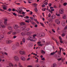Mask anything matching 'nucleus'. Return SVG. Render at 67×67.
<instances>
[{
    "label": "nucleus",
    "mask_w": 67,
    "mask_h": 67,
    "mask_svg": "<svg viewBox=\"0 0 67 67\" xmlns=\"http://www.w3.org/2000/svg\"><path fill=\"white\" fill-rule=\"evenodd\" d=\"M22 41L23 43H25V39L23 38L22 40Z\"/></svg>",
    "instance_id": "obj_38"
},
{
    "label": "nucleus",
    "mask_w": 67,
    "mask_h": 67,
    "mask_svg": "<svg viewBox=\"0 0 67 67\" xmlns=\"http://www.w3.org/2000/svg\"><path fill=\"white\" fill-rule=\"evenodd\" d=\"M8 29L9 30H12V29H13V28H12V27L11 26H9L8 28Z\"/></svg>",
    "instance_id": "obj_18"
},
{
    "label": "nucleus",
    "mask_w": 67,
    "mask_h": 67,
    "mask_svg": "<svg viewBox=\"0 0 67 67\" xmlns=\"http://www.w3.org/2000/svg\"><path fill=\"white\" fill-rule=\"evenodd\" d=\"M36 67H41L40 65L39 64H36L35 65Z\"/></svg>",
    "instance_id": "obj_31"
},
{
    "label": "nucleus",
    "mask_w": 67,
    "mask_h": 67,
    "mask_svg": "<svg viewBox=\"0 0 67 67\" xmlns=\"http://www.w3.org/2000/svg\"><path fill=\"white\" fill-rule=\"evenodd\" d=\"M49 6V7H51L52 6V4L51 3H49L48 4Z\"/></svg>",
    "instance_id": "obj_54"
},
{
    "label": "nucleus",
    "mask_w": 67,
    "mask_h": 67,
    "mask_svg": "<svg viewBox=\"0 0 67 67\" xmlns=\"http://www.w3.org/2000/svg\"><path fill=\"white\" fill-rule=\"evenodd\" d=\"M33 5H37V4L36 3H34L32 4Z\"/></svg>",
    "instance_id": "obj_56"
},
{
    "label": "nucleus",
    "mask_w": 67,
    "mask_h": 67,
    "mask_svg": "<svg viewBox=\"0 0 67 67\" xmlns=\"http://www.w3.org/2000/svg\"><path fill=\"white\" fill-rule=\"evenodd\" d=\"M16 47H20V44L19 42H17L16 44Z\"/></svg>",
    "instance_id": "obj_22"
},
{
    "label": "nucleus",
    "mask_w": 67,
    "mask_h": 67,
    "mask_svg": "<svg viewBox=\"0 0 67 67\" xmlns=\"http://www.w3.org/2000/svg\"><path fill=\"white\" fill-rule=\"evenodd\" d=\"M67 25L65 27V28H64V30H66V29H67Z\"/></svg>",
    "instance_id": "obj_63"
},
{
    "label": "nucleus",
    "mask_w": 67,
    "mask_h": 67,
    "mask_svg": "<svg viewBox=\"0 0 67 67\" xmlns=\"http://www.w3.org/2000/svg\"><path fill=\"white\" fill-rule=\"evenodd\" d=\"M63 18L64 19H66V16L65 15H64L63 16Z\"/></svg>",
    "instance_id": "obj_29"
},
{
    "label": "nucleus",
    "mask_w": 67,
    "mask_h": 67,
    "mask_svg": "<svg viewBox=\"0 0 67 67\" xmlns=\"http://www.w3.org/2000/svg\"><path fill=\"white\" fill-rule=\"evenodd\" d=\"M13 58L15 62H19V61L20 60L19 57L16 55L15 56L13 57Z\"/></svg>",
    "instance_id": "obj_3"
},
{
    "label": "nucleus",
    "mask_w": 67,
    "mask_h": 67,
    "mask_svg": "<svg viewBox=\"0 0 67 67\" xmlns=\"http://www.w3.org/2000/svg\"><path fill=\"white\" fill-rule=\"evenodd\" d=\"M40 43H41V42H38L37 43L38 45H39V44H40Z\"/></svg>",
    "instance_id": "obj_59"
},
{
    "label": "nucleus",
    "mask_w": 67,
    "mask_h": 67,
    "mask_svg": "<svg viewBox=\"0 0 67 67\" xmlns=\"http://www.w3.org/2000/svg\"><path fill=\"white\" fill-rule=\"evenodd\" d=\"M55 23L59 25V24H60V21H59V20L58 19H56L55 20Z\"/></svg>",
    "instance_id": "obj_5"
},
{
    "label": "nucleus",
    "mask_w": 67,
    "mask_h": 67,
    "mask_svg": "<svg viewBox=\"0 0 67 67\" xmlns=\"http://www.w3.org/2000/svg\"><path fill=\"white\" fill-rule=\"evenodd\" d=\"M31 59L30 58H29L27 59V60H30Z\"/></svg>",
    "instance_id": "obj_60"
},
{
    "label": "nucleus",
    "mask_w": 67,
    "mask_h": 67,
    "mask_svg": "<svg viewBox=\"0 0 67 67\" xmlns=\"http://www.w3.org/2000/svg\"><path fill=\"white\" fill-rule=\"evenodd\" d=\"M4 37V36L3 35H1V37L0 38L1 39V40H2V39H3V38Z\"/></svg>",
    "instance_id": "obj_23"
},
{
    "label": "nucleus",
    "mask_w": 67,
    "mask_h": 67,
    "mask_svg": "<svg viewBox=\"0 0 67 67\" xmlns=\"http://www.w3.org/2000/svg\"><path fill=\"white\" fill-rule=\"evenodd\" d=\"M0 53H1L2 55H3L4 54H5L6 55H7V56H8V54L7 53H6L5 52H4L3 53H2V52L1 51L0 52ZM3 53L4 54H3Z\"/></svg>",
    "instance_id": "obj_13"
},
{
    "label": "nucleus",
    "mask_w": 67,
    "mask_h": 67,
    "mask_svg": "<svg viewBox=\"0 0 67 67\" xmlns=\"http://www.w3.org/2000/svg\"><path fill=\"white\" fill-rule=\"evenodd\" d=\"M48 20L49 21V22H53V20L50 19H48Z\"/></svg>",
    "instance_id": "obj_37"
},
{
    "label": "nucleus",
    "mask_w": 67,
    "mask_h": 67,
    "mask_svg": "<svg viewBox=\"0 0 67 67\" xmlns=\"http://www.w3.org/2000/svg\"><path fill=\"white\" fill-rule=\"evenodd\" d=\"M32 32H28L26 34V35H30L32 34Z\"/></svg>",
    "instance_id": "obj_20"
},
{
    "label": "nucleus",
    "mask_w": 67,
    "mask_h": 67,
    "mask_svg": "<svg viewBox=\"0 0 67 67\" xmlns=\"http://www.w3.org/2000/svg\"><path fill=\"white\" fill-rule=\"evenodd\" d=\"M3 9L5 10H7V7H3Z\"/></svg>",
    "instance_id": "obj_39"
},
{
    "label": "nucleus",
    "mask_w": 67,
    "mask_h": 67,
    "mask_svg": "<svg viewBox=\"0 0 67 67\" xmlns=\"http://www.w3.org/2000/svg\"><path fill=\"white\" fill-rule=\"evenodd\" d=\"M24 19H29V17L27 16H25L24 17Z\"/></svg>",
    "instance_id": "obj_35"
},
{
    "label": "nucleus",
    "mask_w": 67,
    "mask_h": 67,
    "mask_svg": "<svg viewBox=\"0 0 67 67\" xmlns=\"http://www.w3.org/2000/svg\"><path fill=\"white\" fill-rule=\"evenodd\" d=\"M38 59H37V60H36V63H38Z\"/></svg>",
    "instance_id": "obj_58"
},
{
    "label": "nucleus",
    "mask_w": 67,
    "mask_h": 67,
    "mask_svg": "<svg viewBox=\"0 0 67 67\" xmlns=\"http://www.w3.org/2000/svg\"><path fill=\"white\" fill-rule=\"evenodd\" d=\"M45 33H42L40 34L39 35V36H40V37H43V36H45Z\"/></svg>",
    "instance_id": "obj_6"
},
{
    "label": "nucleus",
    "mask_w": 67,
    "mask_h": 67,
    "mask_svg": "<svg viewBox=\"0 0 67 67\" xmlns=\"http://www.w3.org/2000/svg\"><path fill=\"white\" fill-rule=\"evenodd\" d=\"M34 10L35 11V12H37V11H38V10H37V8H35L34 9Z\"/></svg>",
    "instance_id": "obj_33"
},
{
    "label": "nucleus",
    "mask_w": 67,
    "mask_h": 67,
    "mask_svg": "<svg viewBox=\"0 0 67 67\" xmlns=\"http://www.w3.org/2000/svg\"><path fill=\"white\" fill-rule=\"evenodd\" d=\"M21 30H22V31L24 30V31L25 30V28H24V27H22L21 28Z\"/></svg>",
    "instance_id": "obj_40"
},
{
    "label": "nucleus",
    "mask_w": 67,
    "mask_h": 67,
    "mask_svg": "<svg viewBox=\"0 0 67 67\" xmlns=\"http://www.w3.org/2000/svg\"><path fill=\"white\" fill-rule=\"evenodd\" d=\"M67 5V3H64L63 4V5H64V6H66V5Z\"/></svg>",
    "instance_id": "obj_41"
},
{
    "label": "nucleus",
    "mask_w": 67,
    "mask_h": 67,
    "mask_svg": "<svg viewBox=\"0 0 67 67\" xmlns=\"http://www.w3.org/2000/svg\"><path fill=\"white\" fill-rule=\"evenodd\" d=\"M15 31H16L17 33H19V32H20V30H16Z\"/></svg>",
    "instance_id": "obj_48"
},
{
    "label": "nucleus",
    "mask_w": 67,
    "mask_h": 67,
    "mask_svg": "<svg viewBox=\"0 0 67 67\" xmlns=\"http://www.w3.org/2000/svg\"><path fill=\"white\" fill-rule=\"evenodd\" d=\"M61 52H62V50H60L59 51H58V54H59V55H61V54H62V53H61Z\"/></svg>",
    "instance_id": "obj_28"
},
{
    "label": "nucleus",
    "mask_w": 67,
    "mask_h": 67,
    "mask_svg": "<svg viewBox=\"0 0 67 67\" xmlns=\"http://www.w3.org/2000/svg\"><path fill=\"white\" fill-rule=\"evenodd\" d=\"M21 59L23 60V61H25L26 59L25 58L23 57H21Z\"/></svg>",
    "instance_id": "obj_14"
},
{
    "label": "nucleus",
    "mask_w": 67,
    "mask_h": 67,
    "mask_svg": "<svg viewBox=\"0 0 67 67\" xmlns=\"http://www.w3.org/2000/svg\"><path fill=\"white\" fill-rule=\"evenodd\" d=\"M18 65L19 67H23L21 65V63H19Z\"/></svg>",
    "instance_id": "obj_32"
},
{
    "label": "nucleus",
    "mask_w": 67,
    "mask_h": 67,
    "mask_svg": "<svg viewBox=\"0 0 67 67\" xmlns=\"http://www.w3.org/2000/svg\"><path fill=\"white\" fill-rule=\"evenodd\" d=\"M56 15L57 16H60V14H58L57 13H56Z\"/></svg>",
    "instance_id": "obj_43"
},
{
    "label": "nucleus",
    "mask_w": 67,
    "mask_h": 67,
    "mask_svg": "<svg viewBox=\"0 0 67 67\" xmlns=\"http://www.w3.org/2000/svg\"><path fill=\"white\" fill-rule=\"evenodd\" d=\"M21 12H23V10H19V13L20 14H21Z\"/></svg>",
    "instance_id": "obj_44"
},
{
    "label": "nucleus",
    "mask_w": 67,
    "mask_h": 67,
    "mask_svg": "<svg viewBox=\"0 0 67 67\" xmlns=\"http://www.w3.org/2000/svg\"><path fill=\"white\" fill-rule=\"evenodd\" d=\"M14 28V29H18L19 28V26L16 24L15 25Z\"/></svg>",
    "instance_id": "obj_9"
},
{
    "label": "nucleus",
    "mask_w": 67,
    "mask_h": 67,
    "mask_svg": "<svg viewBox=\"0 0 67 67\" xmlns=\"http://www.w3.org/2000/svg\"><path fill=\"white\" fill-rule=\"evenodd\" d=\"M25 24V23L23 22H21L20 23V24L21 25H24Z\"/></svg>",
    "instance_id": "obj_21"
},
{
    "label": "nucleus",
    "mask_w": 67,
    "mask_h": 67,
    "mask_svg": "<svg viewBox=\"0 0 67 67\" xmlns=\"http://www.w3.org/2000/svg\"><path fill=\"white\" fill-rule=\"evenodd\" d=\"M57 60L59 61H60V60H62V62L64 61V60H63V58L62 57H61V58H60L58 59Z\"/></svg>",
    "instance_id": "obj_15"
},
{
    "label": "nucleus",
    "mask_w": 67,
    "mask_h": 67,
    "mask_svg": "<svg viewBox=\"0 0 67 67\" xmlns=\"http://www.w3.org/2000/svg\"><path fill=\"white\" fill-rule=\"evenodd\" d=\"M37 36L36 35L34 34L33 35V38L32 37V36H30L28 38V40H30L31 41H33L34 38H36L35 37Z\"/></svg>",
    "instance_id": "obj_1"
},
{
    "label": "nucleus",
    "mask_w": 67,
    "mask_h": 67,
    "mask_svg": "<svg viewBox=\"0 0 67 67\" xmlns=\"http://www.w3.org/2000/svg\"><path fill=\"white\" fill-rule=\"evenodd\" d=\"M12 42H13V41L11 40H8L6 41V43L7 44H10V43H11Z\"/></svg>",
    "instance_id": "obj_12"
},
{
    "label": "nucleus",
    "mask_w": 67,
    "mask_h": 67,
    "mask_svg": "<svg viewBox=\"0 0 67 67\" xmlns=\"http://www.w3.org/2000/svg\"><path fill=\"white\" fill-rule=\"evenodd\" d=\"M19 16H20V17H21V18H23L24 17L22 15H19Z\"/></svg>",
    "instance_id": "obj_53"
},
{
    "label": "nucleus",
    "mask_w": 67,
    "mask_h": 67,
    "mask_svg": "<svg viewBox=\"0 0 67 67\" xmlns=\"http://www.w3.org/2000/svg\"><path fill=\"white\" fill-rule=\"evenodd\" d=\"M42 7H45V5L44 4H43L42 5Z\"/></svg>",
    "instance_id": "obj_64"
},
{
    "label": "nucleus",
    "mask_w": 67,
    "mask_h": 67,
    "mask_svg": "<svg viewBox=\"0 0 67 67\" xmlns=\"http://www.w3.org/2000/svg\"><path fill=\"white\" fill-rule=\"evenodd\" d=\"M38 45L39 46H43V44H38Z\"/></svg>",
    "instance_id": "obj_46"
},
{
    "label": "nucleus",
    "mask_w": 67,
    "mask_h": 67,
    "mask_svg": "<svg viewBox=\"0 0 67 67\" xmlns=\"http://www.w3.org/2000/svg\"><path fill=\"white\" fill-rule=\"evenodd\" d=\"M51 67H57V64L55 63H53Z\"/></svg>",
    "instance_id": "obj_10"
},
{
    "label": "nucleus",
    "mask_w": 67,
    "mask_h": 67,
    "mask_svg": "<svg viewBox=\"0 0 67 67\" xmlns=\"http://www.w3.org/2000/svg\"><path fill=\"white\" fill-rule=\"evenodd\" d=\"M41 53L43 55H44V54H45V52L43 50H41Z\"/></svg>",
    "instance_id": "obj_17"
},
{
    "label": "nucleus",
    "mask_w": 67,
    "mask_h": 67,
    "mask_svg": "<svg viewBox=\"0 0 67 67\" xmlns=\"http://www.w3.org/2000/svg\"><path fill=\"white\" fill-rule=\"evenodd\" d=\"M51 13H49V14L48 15V16L49 17V18H50V17H51Z\"/></svg>",
    "instance_id": "obj_52"
},
{
    "label": "nucleus",
    "mask_w": 67,
    "mask_h": 67,
    "mask_svg": "<svg viewBox=\"0 0 67 67\" xmlns=\"http://www.w3.org/2000/svg\"><path fill=\"white\" fill-rule=\"evenodd\" d=\"M55 52H53L52 53H51V55H54V54H55Z\"/></svg>",
    "instance_id": "obj_36"
},
{
    "label": "nucleus",
    "mask_w": 67,
    "mask_h": 67,
    "mask_svg": "<svg viewBox=\"0 0 67 67\" xmlns=\"http://www.w3.org/2000/svg\"><path fill=\"white\" fill-rule=\"evenodd\" d=\"M66 22L65 21L64 22L63 21L62 23V25L63 26H65V23Z\"/></svg>",
    "instance_id": "obj_16"
},
{
    "label": "nucleus",
    "mask_w": 67,
    "mask_h": 67,
    "mask_svg": "<svg viewBox=\"0 0 67 67\" xmlns=\"http://www.w3.org/2000/svg\"><path fill=\"white\" fill-rule=\"evenodd\" d=\"M48 4V3L47 2H46L44 3V4L45 5H47Z\"/></svg>",
    "instance_id": "obj_55"
},
{
    "label": "nucleus",
    "mask_w": 67,
    "mask_h": 67,
    "mask_svg": "<svg viewBox=\"0 0 67 67\" xmlns=\"http://www.w3.org/2000/svg\"><path fill=\"white\" fill-rule=\"evenodd\" d=\"M52 40H55V41L58 45V42L57 41V40H55V39H53V38H52Z\"/></svg>",
    "instance_id": "obj_30"
},
{
    "label": "nucleus",
    "mask_w": 67,
    "mask_h": 67,
    "mask_svg": "<svg viewBox=\"0 0 67 67\" xmlns=\"http://www.w3.org/2000/svg\"><path fill=\"white\" fill-rule=\"evenodd\" d=\"M40 24H41V25L42 26H43V27H45V26H44V24H43V23L40 22Z\"/></svg>",
    "instance_id": "obj_25"
},
{
    "label": "nucleus",
    "mask_w": 67,
    "mask_h": 67,
    "mask_svg": "<svg viewBox=\"0 0 67 67\" xmlns=\"http://www.w3.org/2000/svg\"><path fill=\"white\" fill-rule=\"evenodd\" d=\"M34 40H33L34 42H35V41H37V38H34Z\"/></svg>",
    "instance_id": "obj_49"
},
{
    "label": "nucleus",
    "mask_w": 67,
    "mask_h": 67,
    "mask_svg": "<svg viewBox=\"0 0 67 67\" xmlns=\"http://www.w3.org/2000/svg\"><path fill=\"white\" fill-rule=\"evenodd\" d=\"M13 15H15V16H16V14H15V13H13Z\"/></svg>",
    "instance_id": "obj_61"
},
{
    "label": "nucleus",
    "mask_w": 67,
    "mask_h": 67,
    "mask_svg": "<svg viewBox=\"0 0 67 67\" xmlns=\"http://www.w3.org/2000/svg\"><path fill=\"white\" fill-rule=\"evenodd\" d=\"M41 59L42 60H45V58H42Z\"/></svg>",
    "instance_id": "obj_42"
},
{
    "label": "nucleus",
    "mask_w": 67,
    "mask_h": 67,
    "mask_svg": "<svg viewBox=\"0 0 67 67\" xmlns=\"http://www.w3.org/2000/svg\"><path fill=\"white\" fill-rule=\"evenodd\" d=\"M65 36V34L63 33V34H62V36L63 37H64V36Z\"/></svg>",
    "instance_id": "obj_45"
},
{
    "label": "nucleus",
    "mask_w": 67,
    "mask_h": 67,
    "mask_svg": "<svg viewBox=\"0 0 67 67\" xmlns=\"http://www.w3.org/2000/svg\"><path fill=\"white\" fill-rule=\"evenodd\" d=\"M59 37L60 40H62V37H61L59 36Z\"/></svg>",
    "instance_id": "obj_57"
},
{
    "label": "nucleus",
    "mask_w": 67,
    "mask_h": 67,
    "mask_svg": "<svg viewBox=\"0 0 67 67\" xmlns=\"http://www.w3.org/2000/svg\"><path fill=\"white\" fill-rule=\"evenodd\" d=\"M19 53L21 55H25V52L21 51H19Z\"/></svg>",
    "instance_id": "obj_7"
},
{
    "label": "nucleus",
    "mask_w": 67,
    "mask_h": 67,
    "mask_svg": "<svg viewBox=\"0 0 67 67\" xmlns=\"http://www.w3.org/2000/svg\"><path fill=\"white\" fill-rule=\"evenodd\" d=\"M6 27V26L3 24L2 22H0V28L4 29Z\"/></svg>",
    "instance_id": "obj_2"
},
{
    "label": "nucleus",
    "mask_w": 67,
    "mask_h": 67,
    "mask_svg": "<svg viewBox=\"0 0 67 67\" xmlns=\"http://www.w3.org/2000/svg\"><path fill=\"white\" fill-rule=\"evenodd\" d=\"M64 9L62 8H60L59 10V13L60 14H63L64 13Z\"/></svg>",
    "instance_id": "obj_4"
},
{
    "label": "nucleus",
    "mask_w": 67,
    "mask_h": 67,
    "mask_svg": "<svg viewBox=\"0 0 67 67\" xmlns=\"http://www.w3.org/2000/svg\"><path fill=\"white\" fill-rule=\"evenodd\" d=\"M8 11L10 12L11 11H12V9L11 8H9L8 9Z\"/></svg>",
    "instance_id": "obj_50"
},
{
    "label": "nucleus",
    "mask_w": 67,
    "mask_h": 67,
    "mask_svg": "<svg viewBox=\"0 0 67 67\" xmlns=\"http://www.w3.org/2000/svg\"><path fill=\"white\" fill-rule=\"evenodd\" d=\"M12 31H9L8 32L7 34H8V35L11 34L12 33Z\"/></svg>",
    "instance_id": "obj_26"
},
{
    "label": "nucleus",
    "mask_w": 67,
    "mask_h": 67,
    "mask_svg": "<svg viewBox=\"0 0 67 67\" xmlns=\"http://www.w3.org/2000/svg\"><path fill=\"white\" fill-rule=\"evenodd\" d=\"M8 21V19H5L4 20V24L5 25H7V21Z\"/></svg>",
    "instance_id": "obj_8"
},
{
    "label": "nucleus",
    "mask_w": 67,
    "mask_h": 67,
    "mask_svg": "<svg viewBox=\"0 0 67 67\" xmlns=\"http://www.w3.org/2000/svg\"><path fill=\"white\" fill-rule=\"evenodd\" d=\"M5 32V30L4 29H2L1 31V33L3 34H4V33Z\"/></svg>",
    "instance_id": "obj_11"
},
{
    "label": "nucleus",
    "mask_w": 67,
    "mask_h": 67,
    "mask_svg": "<svg viewBox=\"0 0 67 67\" xmlns=\"http://www.w3.org/2000/svg\"><path fill=\"white\" fill-rule=\"evenodd\" d=\"M22 14H25V12H23L22 13Z\"/></svg>",
    "instance_id": "obj_62"
},
{
    "label": "nucleus",
    "mask_w": 67,
    "mask_h": 67,
    "mask_svg": "<svg viewBox=\"0 0 67 67\" xmlns=\"http://www.w3.org/2000/svg\"><path fill=\"white\" fill-rule=\"evenodd\" d=\"M31 24H34V25H35V23L33 22H31Z\"/></svg>",
    "instance_id": "obj_51"
},
{
    "label": "nucleus",
    "mask_w": 67,
    "mask_h": 67,
    "mask_svg": "<svg viewBox=\"0 0 67 67\" xmlns=\"http://www.w3.org/2000/svg\"><path fill=\"white\" fill-rule=\"evenodd\" d=\"M52 19H55L56 18V16L54 15H53L51 16Z\"/></svg>",
    "instance_id": "obj_19"
},
{
    "label": "nucleus",
    "mask_w": 67,
    "mask_h": 67,
    "mask_svg": "<svg viewBox=\"0 0 67 67\" xmlns=\"http://www.w3.org/2000/svg\"><path fill=\"white\" fill-rule=\"evenodd\" d=\"M9 66H12V67H13V66H14L13 64L12 63H9Z\"/></svg>",
    "instance_id": "obj_24"
},
{
    "label": "nucleus",
    "mask_w": 67,
    "mask_h": 67,
    "mask_svg": "<svg viewBox=\"0 0 67 67\" xmlns=\"http://www.w3.org/2000/svg\"><path fill=\"white\" fill-rule=\"evenodd\" d=\"M16 33H17V32H16V31H15V32H13V35H16Z\"/></svg>",
    "instance_id": "obj_27"
},
{
    "label": "nucleus",
    "mask_w": 67,
    "mask_h": 67,
    "mask_svg": "<svg viewBox=\"0 0 67 67\" xmlns=\"http://www.w3.org/2000/svg\"><path fill=\"white\" fill-rule=\"evenodd\" d=\"M30 28H28L26 29V30L27 31H30Z\"/></svg>",
    "instance_id": "obj_47"
},
{
    "label": "nucleus",
    "mask_w": 67,
    "mask_h": 67,
    "mask_svg": "<svg viewBox=\"0 0 67 67\" xmlns=\"http://www.w3.org/2000/svg\"><path fill=\"white\" fill-rule=\"evenodd\" d=\"M21 35H22V36H24V35H25V33H24L23 32H22L21 33Z\"/></svg>",
    "instance_id": "obj_34"
}]
</instances>
